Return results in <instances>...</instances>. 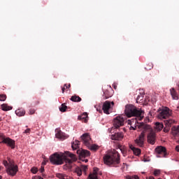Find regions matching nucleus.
I'll list each match as a JSON object with an SVG mask.
<instances>
[{
	"label": "nucleus",
	"mask_w": 179,
	"mask_h": 179,
	"mask_svg": "<svg viewBox=\"0 0 179 179\" xmlns=\"http://www.w3.org/2000/svg\"><path fill=\"white\" fill-rule=\"evenodd\" d=\"M138 125H136V127H138V128L141 129H143L144 131H148V129H151L152 127L149 124H146L143 122L142 123H138Z\"/></svg>",
	"instance_id": "nucleus-17"
},
{
	"label": "nucleus",
	"mask_w": 179,
	"mask_h": 179,
	"mask_svg": "<svg viewBox=\"0 0 179 179\" xmlns=\"http://www.w3.org/2000/svg\"><path fill=\"white\" fill-rule=\"evenodd\" d=\"M84 162H85V163H87V162H89V160H87V159H84Z\"/></svg>",
	"instance_id": "nucleus-48"
},
{
	"label": "nucleus",
	"mask_w": 179,
	"mask_h": 179,
	"mask_svg": "<svg viewBox=\"0 0 179 179\" xmlns=\"http://www.w3.org/2000/svg\"><path fill=\"white\" fill-rule=\"evenodd\" d=\"M24 134H30V129H27L24 131Z\"/></svg>",
	"instance_id": "nucleus-43"
},
{
	"label": "nucleus",
	"mask_w": 179,
	"mask_h": 179,
	"mask_svg": "<svg viewBox=\"0 0 179 179\" xmlns=\"http://www.w3.org/2000/svg\"><path fill=\"white\" fill-rule=\"evenodd\" d=\"M124 113L128 118H131V117H141L142 115V110H138L135 106L130 104L125 106Z\"/></svg>",
	"instance_id": "nucleus-3"
},
{
	"label": "nucleus",
	"mask_w": 179,
	"mask_h": 179,
	"mask_svg": "<svg viewBox=\"0 0 179 179\" xmlns=\"http://www.w3.org/2000/svg\"><path fill=\"white\" fill-rule=\"evenodd\" d=\"M163 128H164V125L163 124V123H160V122L155 123V129L157 131H162V129H163Z\"/></svg>",
	"instance_id": "nucleus-27"
},
{
	"label": "nucleus",
	"mask_w": 179,
	"mask_h": 179,
	"mask_svg": "<svg viewBox=\"0 0 179 179\" xmlns=\"http://www.w3.org/2000/svg\"><path fill=\"white\" fill-rule=\"evenodd\" d=\"M160 175V170H155L154 171V176H155V177H157Z\"/></svg>",
	"instance_id": "nucleus-40"
},
{
	"label": "nucleus",
	"mask_w": 179,
	"mask_h": 179,
	"mask_svg": "<svg viewBox=\"0 0 179 179\" xmlns=\"http://www.w3.org/2000/svg\"><path fill=\"white\" fill-rule=\"evenodd\" d=\"M145 142V133L142 132L138 138H137L135 141V143H136V145H138V146H140V148H142L143 146V143Z\"/></svg>",
	"instance_id": "nucleus-15"
},
{
	"label": "nucleus",
	"mask_w": 179,
	"mask_h": 179,
	"mask_svg": "<svg viewBox=\"0 0 179 179\" xmlns=\"http://www.w3.org/2000/svg\"><path fill=\"white\" fill-rule=\"evenodd\" d=\"M169 131H170V127L169 126H165V127L164 128V132H169Z\"/></svg>",
	"instance_id": "nucleus-41"
},
{
	"label": "nucleus",
	"mask_w": 179,
	"mask_h": 179,
	"mask_svg": "<svg viewBox=\"0 0 179 179\" xmlns=\"http://www.w3.org/2000/svg\"><path fill=\"white\" fill-rule=\"evenodd\" d=\"M129 148L131 149V150H132L134 155H135V156H139V155H141V149L139 148H136L135 147H134V145H129Z\"/></svg>",
	"instance_id": "nucleus-21"
},
{
	"label": "nucleus",
	"mask_w": 179,
	"mask_h": 179,
	"mask_svg": "<svg viewBox=\"0 0 179 179\" xmlns=\"http://www.w3.org/2000/svg\"><path fill=\"white\" fill-rule=\"evenodd\" d=\"M42 164H43V166H45V162H43Z\"/></svg>",
	"instance_id": "nucleus-51"
},
{
	"label": "nucleus",
	"mask_w": 179,
	"mask_h": 179,
	"mask_svg": "<svg viewBox=\"0 0 179 179\" xmlns=\"http://www.w3.org/2000/svg\"><path fill=\"white\" fill-rule=\"evenodd\" d=\"M78 120H83L84 122H87V113H84L83 115L78 116Z\"/></svg>",
	"instance_id": "nucleus-28"
},
{
	"label": "nucleus",
	"mask_w": 179,
	"mask_h": 179,
	"mask_svg": "<svg viewBox=\"0 0 179 179\" xmlns=\"http://www.w3.org/2000/svg\"><path fill=\"white\" fill-rule=\"evenodd\" d=\"M157 157H160V156L157 155Z\"/></svg>",
	"instance_id": "nucleus-56"
},
{
	"label": "nucleus",
	"mask_w": 179,
	"mask_h": 179,
	"mask_svg": "<svg viewBox=\"0 0 179 179\" xmlns=\"http://www.w3.org/2000/svg\"><path fill=\"white\" fill-rule=\"evenodd\" d=\"M114 89H117V86H114Z\"/></svg>",
	"instance_id": "nucleus-54"
},
{
	"label": "nucleus",
	"mask_w": 179,
	"mask_h": 179,
	"mask_svg": "<svg viewBox=\"0 0 179 179\" xmlns=\"http://www.w3.org/2000/svg\"><path fill=\"white\" fill-rule=\"evenodd\" d=\"M68 108V106L65 105V103H62L61 107L59 108V110L62 113H65L66 111V109Z\"/></svg>",
	"instance_id": "nucleus-34"
},
{
	"label": "nucleus",
	"mask_w": 179,
	"mask_h": 179,
	"mask_svg": "<svg viewBox=\"0 0 179 179\" xmlns=\"http://www.w3.org/2000/svg\"><path fill=\"white\" fill-rule=\"evenodd\" d=\"M6 171L8 176H11V177H15V176H16V174L17 173V171H19V166H17V165L8 166Z\"/></svg>",
	"instance_id": "nucleus-6"
},
{
	"label": "nucleus",
	"mask_w": 179,
	"mask_h": 179,
	"mask_svg": "<svg viewBox=\"0 0 179 179\" xmlns=\"http://www.w3.org/2000/svg\"><path fill=\"white\" fill-rule=\"evenodd\" d=\"M111 108V102L106 101L102 107V110L105 114H110V109Z\"/></svg>",
	"instance_id": "nucleus-14"
},
{
	"label": "nucleus",
	"mask_w": 179,
	"mask_h": 179,
	"mask_svg": "<svg viewBox=\"0 0 179 179\" xmlns=\"http://www.w3.org/2000/svg\"><path fill=\"white\" fill-rule=\"evenodd\" d=\"M75 171L76 174L78 176V177H80V176H82V173L86 174V171H87V166L81 165L80 166H78L76 168Z\"/></svg>",
	"instance_id": "nucleus-11"
},
{
	"label": "nucleus",
	"mask_w": 179,
	"mask_h": 179,
	"mask_svg": "<svg viewBox=\"0 0 179 179\" xmlns=\"http://www.w3.org/2000/svg\"><path fill=\"white\" fill-rule=\"evenodd\" d=\"M3 166H6V170H7L8 167H9V163L8 162V161L3 160Z\"/></svg>",
	"instance_id": "nucleus-38"
},
{
	"label": "nucleus",
	"mask_w": 179,
	"mask_h": 179,
	"mask_svg": "<svg viewBox=\"0 0 179 179\" xmlns=\"http://www.w3.org/2000/svg\"><path fill=\"white\" fill-rule=\"evenodd\" d=\"M145 69V71H150L151 69H153V64L152 62H149L146 64Z\"/></svg>",
	"instance_id": "nucleus-32"
},
{
	"label": "nucleus",
	"mask_w": 179,
	"mask_h": 179,
	"mask_svg": "<svg viewBox=\"0 0 179 179\" xmlns=\"http://www.w3.org/2000/svg\"><path fill=\"white\" fill-rule=\"evenodd\" d=\"M111 96H113V93H111L110 91L108 90H106L103 92V97L104 99H110V97H111Z\"/></svg>",
	"instance_id": "nucleus-29"
},
{
	"label": "nucleus",
	"mask_w": 179,
	"mask_h": 179,
	"mask_svg": "<svg viewBox=\"0 0 179 179\" xmlns=\"http://www.w3.org/2000/svg\"><path fill=\"white\" fill-rule=\"evenodd\" d=\"M145 94L144 93H140V94L138 95L137 98H136V103H142L143 104H144L145 103Z\"/></svg>",
	"instance_id": "nucleus-19"
},
{
	"label": "nucleus",
	"mask_w": 179,
	"mask_h": 179,
	"mask_svg": "<svg viewBox=\"0 0 179 179\" xmlns=\"http://www.w3.org/2000/svg\"><path fill=\"white\" fill-rule=\"evenodd\" d=\"M64 87H66V89H69V87H71V84H69L68 86L66 85V84H64Z\"/></svg>",
	"instance_id": "nucleus-46"
},
{
	"label": "nucleus",
	"mask_w": 179,
	"mask_h": 179,
	"mask_svg": "<svg viewBox=\"0 0 179 179\" xmlns=\"http://www.w3.org/2000/svg\"><path fill=\"white\" fill-rule=\"evenodd\" d=\"M104 164L110 167H117V164H120V153L113 150L109 154L103 157Z\"/></svg>",
	"instance_id": "nucleus-2"
},
{
	"label": "nucleus",
	"mask_w": 179,
	"mask_h": 179,
	"mask_svg": "<svg viewBox=\"0 0 179 179\" xmlns=\"http://www.w3.org/2000/svg\"><path fill=\"white\" fill-rule=\"evenodd\" d=\"M38 179H44V178H43L41 176H38Z\"/></svg>",
	"instance_id": "nucleus-49"
},
{
	"label": "nucleus",
	"mask_w": 179,
	"mask_h": 179,
	"mask_svg": "<svg viewBox=\"0 0 179 179\" xmlns=\"http://www.w3.org/2000/svg\"><path fill=\"white\" fill-rule=\"evenodd\" d=\"M36 113V110L34 109H30L29 110V114L31 115Z\"/></svg>",
	"instance_id": "nucleus-42"
},
{
	"label": "nucleus",
	"mask_w": 179,
	"mask_h": 179,
	"mask_svg": "<svg viewBox=\"0 0 179 179\" xmlns=\"http://www.w3.org/2000/svg\"><path fill=\"white\" fill-rule=\"evenodd\" d=\"M155 152L157 155H162L161 157H166V156H167L166 147L158 146L155 148Z\"/></svg>",
	"instance_id": "nucleus-10"
},
{
	"label": "nucleus",
	"mask_w": 179,
	"mask_h": 179,
	"mask_svg": "<svg viewBox=\"0 0 179 179\" xmlns=\"http://www.w3.org/2000/svg\"><path fill=\"white\" fill-rule=\"evenodd\" d=\"M112 141H122L124 139V133L116 132L110 136Z\"/></svg>",
	"instance_id": "nucleus-13"
},
{
	"label": "nucleus",
	"mask_w": 179,
	"mask_h": 179,
	"mask_svg": "<svg viewBox=\"0 0 179 179\" xmlns=\"http://www.w3.org/2000/svg\"><path fill=\"white\" fill-rule=\"evenodd\" d=\"M56 177L59 179H66L68 178L64 173H56Z\"/></svg>",
	"instance_id": "nucleus-33"
},
{
	"label": "nucleus",
	"mask_w": 179,
	"mask_h": 179,
	"mask_svg": "<svg viewBox=\"0 0 179 179\" xmlns=\"http://www.w3.org/2000/svg\"><path fill=\"white\" fill-rule=\"evenodd\" d=\"M7 160L8 162V166H15V162L13 160H12L10 158H7Z\"/></svg>",
	"instance_id": "nucleus-35"
},
{
	"label": "nucleus",
	"mask_w": 179,
	"mask_h": 179,
	"mask_svg": "<svg viewBox=\"0 0 179 179\" xmlns=\"http://www.w3.org/2000/svg\"><path fill=\"white\" fill-rule=\"evenodd\" d=\"M176 152H179V145H177L176 147Z\"/></svg>",
	"instance_id": "nucleus-47"
},
{
	"label": "nucleus",
	"mask_w": 179,
	"mask_h": 179,
	"mask_svg": "<svg viewBox=\"0 0 179 179\" xmlns=\"http://www.w3.org/2000/svg\"><path fill=\"white\" fill-rule=\"evenodd\" d=\"M1 143H5L6 145H7V146H9L10 148H11V149H14L15 147L16 146V143L15 140H13L9 137L3 138Z\"/></svg>",
	"instance_id": "nucleus-8"
},
{
	"label": "nucleus",
	"mask_w": 179,
	"mask_h": 179,
	"mask_svg": "<svg viewBox=\"0 0 179 179\" xmlns=\"http://www.w3.org/2000/svg\"><path fill=\"white\" fill-rule=\"evenodd\" d=\"M6 100V94H0V101H5Z\"/></svg>",
	"instance_id": "nucleus-37"
},
{
	"label": "nucleus",
	"mask_w": 179,
	"mask_h": 179,
	"mask_svg": "<svg viewBox=\"0 0 179 179\" xmlns=\"http://www.w3.org/2000/svg\"><path fill=\"white\" fill-rule=\"evenodd\" d=\"M164 122L165 127H169V128H171L173 124L176 123V120L173 119H169V120H164Z\"/></svg>",
	"instance_id": "nucleus-22"
},
{
	"label": "nucleus",
	"mask_w": 179,
	"mask_h": 179,
	"mask_svg": "<svg viewBox=\"0 0 179 179\" xmlns=\"http://www.w3.org/2000/svg\"><path fill=\"white\" fill-rule=\"evenodd\" d=\"M0 179H2V176H0Z\"/></svg>",
	"instance_id": "nucleus-57"
},
{
	"label": "nucleus",
	"mask_w": 179,
	"mask_h": 179,
	"mask_svg": "<svg viewBox=\"0 0 179 179\" xmlns=\"http://www.w3.org/2000/svg\"><path fill=\"white\" fill-rule=\"evenodd\" d=\"M170 93L173 100H178V94L177 93V91H176V89L171 88Z\"/></svg>",
	"instance_id": "nucleus-18"
},
{
	"label": "nucleus",
	"mask_w": 179,
	"mask_h": 179,
	"mask_svg": "<svg viewBox=\"0 0 179 179\" xmlns=\"http://www.w3.org/2000/svg\"><path fill=\"white\" fill-rule=\"evenodd\" d=\"M0 138H1V134H0Z\"/></svg>",
	"instance_id": "nucleus-58"
},
{
	"label": "nucleus",
	"mask_w": 179,
	"mask_h": 179,
	"mask_svg": "<svg viewBox=\"0 0 179 179\" xmlns=\"http://www.w3.org/2000/svg\"><path fill=\"white\" fill-rule=\"evenodd\" d=\"M70 100L71 101H73L74 103H79L80 101H82V98H80L79 96L78 95H73Z\"/></svg>",
	"instance_id": "nucleus-24"
},
{
	"label": "nucleus",
	"mask_w": 179,
	"mask_h": 179,
	"mask_svg": "<svg viewBox=\"0 0 179 179\" xmlns=\"http://www.w3.org/2000/svg\"><path fill=\"white\" fill-rule=\"evenodd\" d=\"M0 121H2V117H0Z\"/></svg>",
	"instance_id": "nucleus-52"
},
{
	"label": "nucleus",
	"mask_w": 179,
	"mask_h": 179,
	"mask_svg": "<svg viewBox=\"0 0 179 179\" xmlns=\"http://www.w3.org/2000/svg\"><path fill=\"white\" fill-rule=\"evenodd\" d=\"M81 139L85 145V146H87V148H90L91 150H97L99 149V145L96 144L92 145L93 143V141H92V138L90 137V134L89 133H85L81 136Z\"/></svg>",
	"instance_id": "nucleus-4"
},
{
	"label": "nucleus",
	"mask_w": 179,
	"mask_h": 179,
	"mask_svg": "<svg viewBox=\"0 0 179 179\" xmlns=\"http://www.w3.org/2000/svg\"><path fill=\"white\" fill-rule=\"evenodd\" d=\"M178 110H179V106L177 107Z\"/></svg>",
	"instance_id": "nucleus-55"
},
{
	"label": "nucleus",
	"mask_w": 179,
	"mask_h": 179,
	"mask_svg": "<svg viewBox=\"0 0 179 179\" xmlns=\"http://www.w3.org/2000/svg\"><path fill=\"white\" fill-rule=\"evenodd\" d=\"M76 156L69 151H66L64 154L62 152H56L50 157V162L56 166L64 164V162L69 163V164H72V163L76 162Z\"/></svg>",
	"instance_id": "nucleus-1"
},
{
	"label": "nucleus",
	"mask_w": 179,
	"mask_h": 179,
	"mask_svg": "<svg viewBox=\"0 0 179 179\" xmlns=\"http://www.w3.org/2000/svg\"><path fill=\"white\" fill-rule=\"evenodd\" d=\"M112 106H114V101L111 102Z\"/></svg>",
	"instance_id": "nucleus-50"
},
{
	"label": "nucleus",
	"mask_w": 179,
	"mask_h": 179,
	"mask_svg": "<svg viewBox=\"0 0 179 179\" xmlns=\"http://www.w3.org/2000/svg\"><path fill=\"white\" fill-rule=\"evenodd\" d=\"M76 152L81 159H85V157H88V156H90V152L86 150L78 149Z\"/></svg>",
	"instance_id": "nucleus-12"
},
{
	"label": "nucleus",
	"mask_w": 179,
	"mask_h": 179,
	"mask_svg": "<svg viewBox=\"0 0 179 179\" xmlns=\"http://www.w3.org/2000/svg\"><path fill=\"white\" fill-rule=\"evenodd\" d=\"M147 131H150L147 137L148 143L155 145V143H156V134L155 131H152V129H148Z\"/></svg>",
	"instance_id": "nucleus-7"
},
{
	"label": "nucleus",
	"mask_w": 179,
	"mask_h": 179,
	"mask_svg": "<svg viewBox=\"0 0 179 179\" xmlns=\"http://www.w3.org/2000/svg\"><path fill=\"white\" fill-rule=\"evenodd\" d=\"M171 115V113H170V109L169 108H164L158 114L157 117L159 120H166V118H169Z\"/></svg>",
	"instance_id": "nucleus-5"
},
{
	"label": "nucleus",
	"mask_w": 179,
	"mask_h": 179,
	"mask_svg": "<svg viewBox=\"0 0 179 179\" xmlns=\"http://www.w3.org/2000/svg\"><path fill=\"white\" fill-rule=\"evenodd\" d=\"M79 145H80V141L76 140L74 142L71 143V148L73 150H76L78 149Z\"/></svg>",
	"instance_id": "nucleus-25"
},
{
	"label": "nucleus",
	"mask_w": 179,
	"mask_h": 179,
	"mask_svg": "<svg viewBox=\"0 0 179 179\" xmlns=\"http://www.w3.org/2000/svg\"><path fill=\"white\" fill-rule=\"evenodd\" d=\"M31 173H33V174H36L38 171V169H37V168L36 167H34L31 169Z\"/></svg>",
	"instance_id": "nucleus-39"
},
{
	"label": "nucleus",
	"mask_w": 179,
	"mask_h": 179,
	"mask_svg": "<svg viewBox=\"0 0 179 179\" xmlns=\"http://www.w3.org/2000/svg\"><path fill=\"white\" fill-rule=\"evenodd\" d=\"M66 90V87L64 85V87L62 88V93H65V90Z\"/></svg>",
	"instance_id": "nucleus-45"
},
{
	"label": "nucleus",
	"mask_w": 179,
	"mask_h": 179,
	"mask_svg": "<svg viewBox=\"0 0 179 179\" xmlns=\"http://www.w3.org/2000/svg\"><path fill=\"white\" fill-rule=\"evenodd\" d=\"M16 115L18 117H23V115H24V114H26V111L24 110H17L15 111Z\"/></svg>",
	"instance_id": "nucleus-31"
},
{
	"label": "nucleus",
	"mask_w": 179,
	"mask_h": 179,
	"mask_svg": "<svg viewBox=\"0 0 179 179\" xmlns=\"http://www.w3.org/2000/svg\"><path fill=\"white\" fill-rule=\"evenodd\" d=\"M137 122H138V120L136 119H132L131 120H128V124L131 125L130 130L133 129V131H135V129H136V126L134 127L132 125H134V124H136Z\"/></svg>",
	"instance_id": "nucleus-20"
},
{
	"label": "nucleus",
	"mask_w": 179,
	"mask_h": 179,
	"mask_svg": "<svg viewBox=\"0 0 179 179\" xmlns=\"http://www.w3.org/2000/svg\"><path fill=\"white\" fill-rule=\"evenodd\" d=\"M66 179H73V178H66Z\"/></svg>",
	"instance_id": "nucleus-53"
},
{
	"label": "nucleus",
	"mask_w": 179,
	"mask_h": 179,
	"mask_svg": "<svg viewBox=\"0 0 179 179\" xmlns=\"http://www.w3.org/2000/svg\"><path fill=\"white\" fill-rule=\"evenodd\" d=\"M56 132V138L61 140L66 139V136H65V133L62 132L61 130H57Z\"/></svg>",
	"instance_id": "nucleus-16"
},
{
	"label": "nucleus",
	"mask_w": 179,
	"mask_h": 179,
	"mask_svg": "<svg viewBox=\"0 0 179 179\" xmlns=\"http://www.w3.org/2000/svg\"><path fill=\"white\" fill-rule=\"evenodd\" d=\"M172 131L173 135H178L179 136V126H174L172 127Z\"/></svg>",
	"instance_id": "nucleus-30"
},
{
	"label": "nucleus",
	"mask_w": 179,
	"mask_h": 179,
	"mask_svg": "<svg viewBox=\"0 0 179 179\" xmlns=\"http://www.w3.org/2000/svg\"><path fill=\"white\" fill-rule=\"evenodd\" d=\"M117 149H120V150L122 152V153L124 157L127 156V150L125 149L124 147H123L120 144H118Z\"/></svg>",
	"instance_id": "nucleus-26"
},
{
	"label": "nucleus",
	"mask_w": 179,
	"mask_h": 179,
	"mask_svg": "<svg viewBox=\"0 0 179 179\" xmlns=\"http://www.w3.org/2000/svg\"><path fill=\"white\" fill-rule=\"evenodd\" d=\"M113 125L116 129H118L120 127H122V125H124V117L121 116L116 117L114 119Z\"/></svg>",
	"instance_id": "nucleus-9"
},
{
	"label": "nucleus",
	"mask_w": 179,
	"mask_h": 179,
	"mask_svg": "<svg viewBox=\"0 0 179 179\" xmlns=\"http://www.w3.org/2000/svg\"><path fill=\"white\" fill-rule=\"evenodd\" d=\"M1 108L3 111H10L13 107L8 106L7 103H3L1 105Z\"/></svg>",
	"instance_id": "nucleus-23"
},
{
	"label": "nucleus",
	"mask_w": 179,
	"mask_h": 179,
	"mask_svg": "<svg viewBox=\"0 0 179 179\" xmlns=\"http://www.w3.org/2000/svg\"><path fill=\"white\" fill-rule=\"evenodd\" d=\"M97 173H99V168H94L93 173L90 174V176H96L97 177Z\"/></svg>",
	"instance_id": "nucleus-36"
},
{
	"label": "nucleus",
	"mask_w": 179,
	"mask_h": 179,
	"mask_svg": "<svg viewBox=\"0 0 179 179\" xmlns=\"http://www.w3.org/2000/svg\"><path fill=\"white\" fill-rule=\"evenodd\" d=\"M40 173H44V166H41L39 169Z\"/></svg>",
	"instance_id": "nucleus-44"
}]
</instances>
